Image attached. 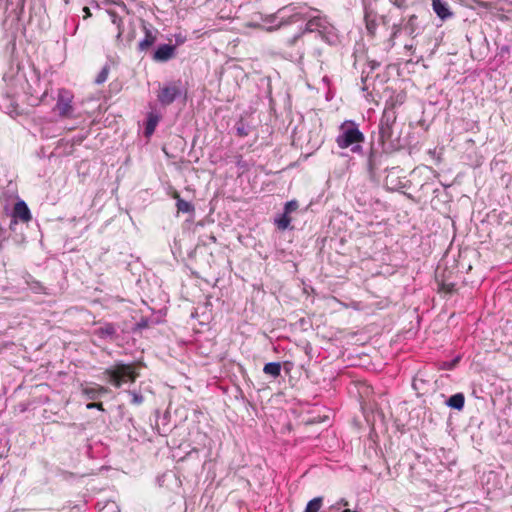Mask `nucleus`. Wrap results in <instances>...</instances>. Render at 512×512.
Listing matches in <instances>:
<instances>
[{
    "mask_svg": "<svg viewBox=\"0 0 512 512\" xmlns=\"http://www.w3.org/2000/svg\"><path fill=\"white\" fill-rule=\"evenodd\" d=\"M83 12L85 13L84 18H88L91 16L90 9L88 7L83 8Z\"/></svg>",
    "mask_w": 512,
    "mask_h": 512,
    "instance_id": "36",
    "label": "nucleus"
},
{
    "mask_svg": "<svg viewBox=\"0 0 512 512\" xmlns=\"http://www.w3.org/2000/svg\"><path fill=\"white\" fill-rule=\"evenodd\" d=\"M129 394L132 396V403L139 405L143 402L144 398L141 394L135 391H129Z\"/></svg>",
    "mask_w": 512,
    "mask_h": 512,
    "instance_id": "29",
    "label": "nucleus"
},
{
    "mask_svg": "<svg viewBox=\"0 0 512 512\" xmlns=\"http://www.w3.org/2000/svg\"><path fill=\"white\" fill-rule=\"evenodd\" d=\"M299 207V204L296 200H290L288 202H286L285 206H284V211L286 212V214H290L294 211H296Z\"/></svg>",
    "mask_w": 512,
    "mask_h": 512,
    "instance_id": "28",
    "label": "nucleus"
},
{
    "mask_svg": "<svg viewBox=\"0 0 512 512\" xmlns=\"http://www.w3.org/2000/svg\"><path fill=\"white\" fill-rule=\"evenodd\" d=\"M74 95L71 91L61 88L58 90L55 110L61 118H72L74 114L73 107Z\"/></svg>",
    "mask_w": 512,
    "mask_h": 512,
    "instance_id": "6",
    "label": "nucleus"
},
{
    "mask_svg": "<svg viewBox=\"0 0 512 512\" xmlns=\"http://www.w3.org/2000/svg\"><path fill=\"white\" fill-rule=\"evenodd\" d=\"M118 327L110 322H106L95 330V334L104 340L114 341L118 338Z\"/></svg>",
    "mask_w": 512,
    "mask_h": 512,
    "instance_id": "9",
    "label": "nucleus"
},
{
    "mask_svg": "<svg viewBox=\"0 0 512 512\" xmlns=\"http://www.w3.org/2000/svg\"><path fill=\"white\" fill-rule=\"evenodd\" d=\"M159 119L160 117L152 112L148 114L144 132L146 137H150L154 133Z\"/></svg>",
    "mask_w": 512,
    "mask_h": 512,
    "instance_id": "15",
    "label": "nucleus"
},
{
    "mask_svg": "<svg viewBox=\"0 0 512 512\" xmlns=\"http://www.w3.org/2000/svg\"><path fill=\"white\" fill-rule=\"evenodd\" d=\"M367 65H368L370 71H374L375 69H377L380 66V63L375 60H370V61H368Z\"/></svg>",
    "mask_w": 512,
    "mask_h": 512,
    "instance_id": "34",
    "label": "nucleus"
},
{
    "mask_svg": "<svg viewBox=\"0 0 512 512\" xmlns=\"http://www.w3.org/2000/svg\"><path fill=\"white\" fill-rule=\"evenodd\" d=\"M236 134L239 136V137H246L249 135V126L246 125L244 123V121L242 119H240L237 123H236Z\"/></svg>",
    "mask_w": 512,
    "mask_h": 512,
    "instance_id": "23",
    "label": "nucleus"
},
{
    "mask_svg": "<svg viewBox=\"0 0 512 512\" xmlns=\"http://www.w3.org/2000/svg\"><path fill=\"white\" fill-rule=\"evenodd\" d=\"M381 153L371 144L367 155V169L373 174L380 164Z\"/></svg>",
    "mask_w": 512,
    "mask_h": 512,
    "instance_id": "11",
    "label": "nucleus"
},
{
    "mask_svg": "<svg viewBox=\"0 0 512 512\" xmlns=\"http://www.w3.org/2000/svg\"><path fill=\"white\" fill-rule=\"evenodd\" d=\"M322 504L323 497H315L307 503L304 512H319L322 507Z\"/></svg>",
    "mask_w": 512,
    "mask_h": 512,
    "instance_id": "20",
    "label": "nucleus"
},
{
    "mask_svg": "<svg viewBox=\"0 0 512 512\" xmlns=\"http://www.w3.org/2000/svg\"><path fill=\"white\" fill-rule=\"evenodd\" d=\"M175 55V46L170 44L160 45L153 54V59L157 62H166Z\"/></svg>",
    "mask_w": 512,
    "mask_h": 512,
    "instance_id": "10",
    "label": "nucleus"
},
{
    "mask_svg": "<svg viewBox=\"0 0 512 512\" xmlns=\"http://www.w3.org/2000/svg\"><path fill=\"white\" fill-rule=\"evenodd\" d=\"M182 94L183 90L180 82H169L160 88L157 99L162 106H169Z\"/></svg>",
    "mask_w": 512,
    "mask_h": 512,
    "instance_id": "7",
    "label": "nucleus"
},
{
    "mask_svg": "<svg viewBox=\"0 0 512 512\" xmlns=\"http://www.w3.org/2000/svg\"><path fill=\"white\" fill-rule=\"evenodd\" d=\"M390 3L399 9H405L407 7L406 0H390Z\"/></svg>",
    "mask_w": 512,
    "mask_h": 512,
    "instance_id": "30",
    "label": "nucleus"
},
{
    "mask_svg": "<svg viewBox=\"0 0 512 512\" xmlns=\"http://www.w3.org/2000/svg\"><path fill=\"white\" fill-rule=\"evenodd\" d=\"M111 506L118 509L114 502L111 503ZM117 512H119V510H117Z\"/></svg>",
    "mask_w": 512,
    "mask_h": 512,
    "instance_id": "42",
    "label": "nucleus"
},
{
    "mask_svg": "<svg viewBox=\"0 0 512 512\" xmlns=\"http://www.w3.org/2000/svg\"><path fill=\"white\" fill-rule=\"evenodd\" d=\"M346 507L348 506V501L344 498L340 499L336 504H335V507H337V509H340V507Z\"/></svg>",
    "mask_w": 512,
    "mask_h": 512,
    "instance_id": "35",
    "label": "nucleus"
},
{
    "mask_svg": "<svg viewBox=\"0 0 512 512\" xmlns=\"http://www.w3.org/2000/svg\"><path fill=\"white\" fill-rule=\"evenodd\" d=\"M364 18H377V11L372 1L364 0Z\"/></svg>",
    "mask_w": 512,
    "mask_h": 512,
    "instance_id": "21",
    "label": "nucleus"
},
{
    "mask_svg": "<svg viewBox=\"0 0 512 512\" xmlns=\"http://www.w3.org/2000/svg\"><path fill=\"white\" fill-rule=\"evenodd\" d=\"M174 198L176 199V207L178 212L191 213L194 211V206L190 202L182 199L179 194L176 193Z\"/></svg>",
    "mask_w": 512,
    "mask_h": 512,
    "instance_id": "18",
    "label": "nucleus"
},
{
    "mask_svg": "<svg viewBox=\"0 0 512 512\" xmlns=\"http://www.w3.org/2000/svg\"><path fill=\"white\" fill-rule=\"evenodd\" d=\"M412 48H413V45H408V44L405 45V49H407V50H412Z\"/></svg>",
    "mask_w": 512,
    "mask_h": 512,
    "instance_id": "39",
    "label": "nucleus"
},
{
    "mask_svg": "<svg viewBox=\"0 0 512 512\" xmlns=\"http://www.w3.org/2000/svg\"><path fill=\"white\" fill-rule=\"evenodd\" d=\"M335 142L340 149H349L354 154L364 155L362 144L365 136L360 131L359 124L353 120H346L339 126Z\"/></svg>",
    "mask_w": 512,
    "mask_h": 512,
    "instance_id": "2",
    "label": "nucleus"
},
{
    "mask_svg": "<svg viewBox=\"0 0 512 512\" xmlns=\"http://www.w3.org/2000/svg\"><path fill=\"white\" fill-rule=\"evenodd\" d=\"M103 374L117 388L125 383L134 382L138 376L133 364H125L123 362H116L112 367L105 369Z\"/></svg>",
    "mask_w": 512,
    "mask_h": 512,
    "instance_id": "5",
    "label": "nucleus"
},
{
    "mask_svg": "<svg viewBox=\"0 0 512 512\" xmlns=\"http://www.w3.org/2000/svg\"><path fill=\"white\" fill-rule=\"evenodd\" d=\"M210 239H211V241L216 242V237L215 236H213V235L210 236Z\"/></svg>",
    "mask_w": 512,
    "mask_h": 512,
    "instance_id": "40",
    "label": "nucleus"
},
{
    "mask_svg": "<svg viewBox=\"0 0 512 512\" xmlns=\"http://www.w3.org/2000/svg\"><path fill=\"white\" fill-rule=\"evenodd\" d=\"M107 390L102 386H98L95 388H86L84 393L87 395L89 399H96L100 394L105 393Z\"/></svg>",
    "mask_w": 512,
    "mask_h": 512,
    "instance_id": "22",
    "label": "nucleus"
},
{
    "mask_svg": "<svg viewBox=\"0 0 512 512\" xmlns=\"http://www.w3.org/2000/svg\"><path fill=\"white\" fill-rule=\"evenodd\" d=\"M305 28L298 34L287 39L282 47V55L293 62L300 63L304 57V37L307 34H315V39H321L327 44H334L337 41V34L334 26L325 17L314 16L307 18Z\"/></svg>",
    "mask_w": 512,
    "mask_h": 512,
    "instance_id": "1",
    "label": "nucleus"
},
{
    "mask_svg": "<svg viewBox=\"0 0 512 512\" xmlns=\"http://www.w3.org/2000/svg\"><path fill=\"white\" fill-rule=\"evenodd\" d=\"M236 165H237L239 168L243 169V170H247V169H248V165H247V163L243 160L242 156H239V157L237 158Z\"/></svg>",
    "mask_w": 512,
    "mask_h": 512,
    "instance_id": "32",
    "label": "nucleus"
},
{
    "mask_svg": "<svg viewBox=\"0 0 512 512\" xmlns=\"http://www.w3.org/2000/svg\"><path fill=\"white\" fill-rule=\"evenodd\" d=\"M115 4H116L117 6H119V7L121 8V10H122V11H124V12L126 11V9H127V8H126L125 3H123V2H115Z\"/></svg>",
    "mask_w": 512,
    "mask_h": 512,
    "instance_id": "37",
    "label": "nucleus"
},
{
    "mask_svg": "<svg viewBox=\"0 0 512 512\" xmlns=\"http://www.w3.org/2000/svg\"><path fill=\"white\" fill-rule=\"evenodd\" d=\"M313 54L316 56H320L321 52L319 49H314Z\"/></svg>",
    "mask_w": 512,
    "mask_h": 512,
    "instance_id": "38",
    "label": "nucleus"
},
{
    "mask_svg": "<svg viewBox=\"0 0 512 512\" xmlns=\"http://www.w3.org/2000/svg\"><path fill=\"white\" fill-rule=\"evenodd\" d=\"M432 7L436 15L442 20L452 16L448 4L443 0H432Z\"/></svg>",
    "mask_w": 512,
    "mask_h": 512,
    "instance_id": "12",
    "label": "nucleus"
},
{
    "mask_svg": "<svg viewBox=\"0 0 512 512\" xmlns=\"http://www.w3.org/2000/svg\"><path fill=\"white\" fill-rule=\"evenodd\" d=\"M397 114L394 104L386 105L379 123V142L385 152L395 151L400 148L399 139H393V126Z\"/></svg>",
    "mask_w": 512,
    "mask_h": 512,
    "instance_id": "3",
    "label": "nucleus"
},
{
    "mask_svg": "<svg viewBox=\"0 0 512 512\" xmlns=\"http://www.w3.org/2000/svg\"><path fill=\"white\" fill-rule=\"evenodd\" d=\"M107 13L111 18L113 24L117 26L118 32L116 35V39L120 40L123 34V22L122 18L118 15V13L114 9H107Z\"/></svg>",
    "mask_w": 512,
    "mask_h": 512,
    "instance_id": "16",
    "label": "nucleus"
},
{
    "mask_svg": "<svg viewBox=\"0 0 512 512\" xmlns=\"http://www.w3.org/2000/svg\"><path fill=\"white\" fill-rule=\"evenodd\" d=\"M87 409H98V410H104L103 409V404L102 403H95V402H92V403H88L87 406H86Z\"/></svg>",
    "mask_w": 512,
    "mask_h": 512,
    "instance_id": "33",
    "label": "nucleus"
},
{
    "mask_svg": "<svg viewBox=\"0 0 512 512\" xmlns=\"http://www.w3.org/2000/svg\"><path fill=\"white\" fill-rule=\"evenodd\" d=\"M176 41H177V43H180V42H183V39H181V38L177 37V38H176Z\"/></svg>",
    "mask_w": 512,
    "mask_h": 512,
    "instance_id": "41",
    "label": "nucleus"
},
{
    "mask_svg": "<svg viewBox=\"0 0 512 512\" xmlns=\"http://www.w3.org/2000/svg\"><path fill=\"white\" fill-rule=\"evenodd\" d=\"M460 361V357L457 356L455 357L454 359H452L451 361H444L440 364V369L442 370H453L456 365L458 364V362Z\"/></svg>",
    "mask_w": 512,
    "mask_h": 512,
    "instance_id": "26",
    "label": "nucleus"
},
{
    "mask_svg": "<svg viewBox=\"0 0 512 512\" xmlns=\"http://www.w3.org/2000/svg\"><path fill=\"white\" fill-rule=\"evenodd\" d=\"M401 31V23H398V24H394L392 26V35H391V38H395L398 36V34L400 33Z\"/></svg>",
    "mask_w": 512,
    "mask_h": 512,
    "instance_id": "31",
    "label": "nucleus"
},
{
    "mask_svg": "<svg viewBox=\"0 0 512 512\" xmlns=\"http://www.w3.org/2000/svg\"><path fill=\"white\" fill-rule=\"evenodd\" d=\"M445 403L448 407L460 411L464 407L465 397L463 393H456L449 397Z\"/></svg>",
    "mask_w": 512,
    "mask_h": 512,
    "instance_id": "14",
    "label": "nucleus"
},
{
    "mask_svg": "<svg viewBox=\"0 0 512 512\" xmlns=\"http://www.w3.org/2000/svg\"><path fill=\"white\" fill-rule=\"evenodd\" d=\"M11 216L10 229L12 230L18 221L28 223L32 219L30 209L24 200H18L15 203Z\"/></svg>",
    "mask_w": 512,
    "mask_h": 512,
    "instance_id": "8",
    "label": "nucleus"
},
{
    "mask_svg": "<svg viewBox=\"0 0 512 512\" xmlns=\"http://www.w3.org/2000/svg\"><path fill=\"white\" fill-rule=\"evenodd\" d=\"M291 218L289 214L284 211L281 215L275 218V224L280 230H286L290 227Z\"/></svg>",
    "mask_w": 512,
    "mask_h": 512,
    "instance_id": "19",
    "label": "nucleus"
},
{
    "mask_svg": "<svg viewBox=\"0 0 512 512\" xmlns=\"http://www.w3.org/2000/svg\"><path fill=\"white\" fill-rule=\"evenodd\" d=\"M263 372L270 375L273 378H277L281 374V363L280 362H269L263 367Z\"/></svg>",
    "mask_w": 512,
    "mask_h": 512,
    "instance_id": "17",
    "label": "nucleus"
},
{
    "mask_svg": "<svg viewBox=\"0 0 512 512\" xmlns=\"http://www.w3.org/2000/svg\"><path fill=\"white\" fill-rule=\"evenodd\" d=\"M308 16L298 11V8L293 5H287L280 8L275 14L266 15L262 20L266 23H274L277 19L279 22L275 26L269 27L268 31H273L285 25L297 23L306 20Z\"/></svg>",
    "mask_w": 512,
    "mask_h": 512,
    "instance_id": "4",
    "label": "nucleus"
},
{
    "mask_svg": "<svg viewBox=\"0 0 512 512\" xmlns=\"http://www.w3.org/2000/svg\"><path fill=\"white\" fill-rule=\"evenodd\" d=\"M368 33L374 35L377 29V18H364Z\"/></svg>",
    "mask_w": 512,
    "mask_h": 512,
    "instance_id": "25",
    "label": "nucleus"
},
{
    "mask_svg": "<svg viewBox=\"0 0 512 512\" xmlns=\"http://www.w3.org/2000/svg\"><path fill=\"white\" fill-rule=\"evenodd\" d=\"M108 74H109V67L108 66H104L102 68V70L98 73L96 79H95V83L100 85L102 83H104L107 78H108Z\"/></svg>",
    "mask_w": 512,
    "mask_h": 512,
    "instance_id": "27",
    "label": "nucleus"
},
{
    "mask_svg": "<svg viewBox=\"0 0 512 512\" xmlns=\"http://www.w3.org/2000/svg\"><path fill=\"white\" fill-rule=\"evenodd\" d=\"M416 20H417V16L416 15H411L409 18H408V21L407 23L405 24V27L404 29L406 30V32L409 34V35H414L416 33Z\"/></svg>",
    "mask_w": 512,
    "mask_h": 512,
    "instance_id": "24",
    "label": "nucleus"
},
{
    "mask_svg": "<svg viewBox=\"0 0 512 512\" xmlns=\"http://www.w3.org/2000/svg\"><path fill=\"white\" fill-rule=\"evenodd\" d=\"M143 30L145 37L138 44V50L141 52L148 50L156 42V36L145 24L143 25Z\"/></svg>",
    "mask_w": 512,
    "mask_h": 512,
    "instance_id": "13",
    "label": "nucleus"
}]
</instances>
